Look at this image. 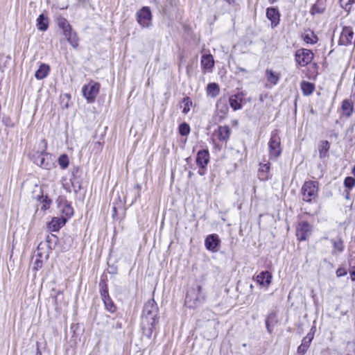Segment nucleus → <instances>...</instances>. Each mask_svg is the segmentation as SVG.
<instances>
[{"label": "nucleus", "instance_id": "45", "mask_svg": "<svg viewBox=\"0 0 355 355\" xmlns=\"http://www.w3.org/2000/svg\"><path fill=\"white\" fill-rule=\"evenodd\" d=\"M101 295L103 297V299H104V297L105 296H108V293H107V287L105 286V289H103L102 291H101Z\"/></svg>", "mask_w": 355, "mask_h": 355}, {"label": "nucleus", "instance_id": "43", "mask_svg": "<svg viewBox=\"0 0 355 355\" xmlns=\"http://www.w3.org/2000/svg\"><path fill=\"white\" fill-rule=\"evenodd\" d=\"M272 319V315H270L268 317V318L266 319V328H267V330L269 333H271L272 332V329L270 327V320Z\"/></svg>", "mask_w": 355, "mask_h": 355}, {"label": "nucleus", "instance_id": "3", "mask_svg": "<svg viewBox=\"0 0 355 355\" xmlns=\"http://www.w3.org/2000/svg\"><path fill=\"white\" fill-rule=\"evenodd\" d=\"M31 159L36 165L46 170L51 169L55 165L53 156L45 150L42 152H33Z\"/></svg>", "mask_w": 355, "mask_h": 355}, {"label": "nucleus", "instance_id": "51", "mask_svg": "<svg viewBox=\"0 0 355 355\" xmlns=\"http://www.w3.org/2000/svg\"><path fill=\"white\" fill-rule=\"evenodd\" d=\"M237 123H238V122H237V121H234L233 122V123H234V125H236V124H237Z\"/></svg>", "mask_w": 355, "mask_h": 355}, {"label": "nucleus", "instance_id": "6", "mask_svg": "<svg viewBox=\"0 0 355 355\" xmlns=\"http://www.w3.org/2000/svg\"><path fill=\"white\" fill-rule=\"evenodd\" d=\"M314 57L312 51L307 49H300L295 51V60L300 67H305L311 62Z\"/></svg>", "mask_w": 355, "mask_h": 355}, {"label": "nucleus", "instance_id": "24", "mask_svg": "<svg viewBox=\"0 0 355 355\" xmlns=\"http://www.w3.org/2000/svg\"><path fill=\"white\" fill-rule=\"evenodd\" d=\"M266 78L267 81L272 85H276L280 78L279 73L274 72L272 69L266 70Z\"/></svg>", "mask_w": 355, "mask_h": 355}, {"label": "nucleus", "instance_id": "12", "mask_svg": "<svg viewBox=\"0 0 355 355\" xmlns=\"http://www.w3.org/2000/svg\"><path fill=\"white\" fill-rule=\"evenodd\" d=\"M219 243L218 236L215 234L209 235L205 241L206 248L211 252H217Z\"/></svg>", "mask_w": 355, "mask_h": 355}, {"label": "nucleus", "instance_id": "25", "mask_svg": "<svg viewBox=\"0 0 355 355\" xmlns=\"http://www.w3.org/2000/svg\"><path fill=\"white\" fill-rule=\"evenodd\" d=\"M325 10V3L324 0H317L316 3L313 5L310 12L311 15L322 14Z\"/></svg>", "mask_w": 355, "mask_h": 355}, {"label": "nucleus", "instance_id": "34", "mask_svg": "<svg viewBox=\"0 0 355 355\" xmlns=\"http://www.w3.org/2000/svg\"><path fill=\"white\" fill-rule=\"evenodd\" d=\"M349 273L352 281L355 282V256L352 257L349 261Z\"/></svg>", "mask_w": 355, "mask_h": 355}, {"label": "nucleus", "instance_id": "31", "mask_svg": "<svg viewBox=\"0 0 355 355\" xmlns=\"http://www.w3.org/2000/svg\"><path fill=\"white\" fill-rule=\"evenodd\" d=\"M331 243L334 249L332 252L333 254L336 252H342L344 250V245L342 239H339L338 240H331Z\"/></svg>", "mask_w": 355, "mask_h": 355}, {"label": "nucleus", "instance_id": "5", "mask_svg": "<svg viewBox=\"0 0 355 355\" xmlns=\"http://www.w3.org/2000/svg\"><path fill=\"white\" fill-rule=\"evenodd\" d=\"M269 157L271 159H276L282 153L280 137L277 131H273L268 142Z\"/></svg>", "mask_w": 355, "mask_h": 355}, {"label": "nucleus", "instance_id": "7", "mask_svg": "<svg viewBox=\"0 0 355 355\" xmlns=\"http://www.w3.org/2000/svg\"><path fill=\"white\" fill-rule=\"evenodd\" d=\"M318 191V184L315 182H304L302 187L303 200L306 202H311L317 196Z\"/></svg>", "mask_w": 355, "mask_h": 355}, {"label": "nucleus", "instance_id": "15", "mask_svg": "<svg viewBox=\"0 0 355 355\" xmlns=\"http://www.w3.org/2000/svg\"><path fill=\"white\" fill-rule=\"evenodd\" d=\"M214 66V60L212 55H202L201 58V67L204 73L211 71Z\"/></svg>", "mask_w": 355, "mask_h": 355}, {"label": "nucleus", "instance_id": "18", "mask_svg": "<svg viewBox=\"0 0 355 355\" xmlns=\"http://www.w3.org/2000/svg\"><path fill=\"white\" fill-rule=\"evenodd\" d=\"M209 161V154L207 150H202L198 153L196 164L200 168H205Z\"/></svg>", "mask_w": 355, "mask_h": 355}, {"label": "nucleus", "instance_id": "22", "mask_svg": "<svg viewBox=\"0 0 355 355\" xmlns=\"http://www.w3.org/2000/svg\"><path fill=\"white\" fill-rule=\"evenodd\" d=\"M36 26L41 31H46L49 28V19L48 17L44 14L39 15L36 20Z\"/></svg>", "mask_w": 355, "mask_h": 355}, {"label": "nucleus", "instance_id": "16", "mask_svg": "<svg viewBox=\"0 0 355 355\" xmlns=\"http://www.w3.org/2000/svg\"><path fill=\"white\" fill-rule=\"evenodd\" d=\"M243 98V94L242 92H239L230 96L229 103L234 110H238L242 108Z\"/></svg>", "mask_w": 355, "mask_h": 355}, {"label": "nucleus", "instance_id": "4", "mask_svg": "<svg viewBox=\"0 0 355 355\" xmlns=\"http://www.w3.org/2000/svg\"><path fill=\"white\" fill-rule=\"evenodd\" d=\"M57 24L60 28L63 31V33L67 41L76 48L78 46V38L75 33L71 32V26L68 21L63 17L57 18Z\"/></svg>", "mask_w": 355, "mask_h": 355}, {"label": "nucleus", "instance_id": "27", "mask_svg": "<svg viewBox=\"0 0 355 355\" xmlns=\"http://www.w3.org/2000/svg\"><path fill=\"white\" fill-rule=\"evenodd\" d=\"M220 92L219 86L216 83H209L207 87V95L214 98L216 97Z\"/></svg>", "mask_w": 355, "mask_h": 355}, {"label": "nucleus", "instance_id": "29", "mask_svg": "<svg viewBox=\"0 0 355 355\" xmlns=\"http://www.w3.org/2000/svg\"><path fill=\"white\" fill-rule=\"evenodd\" d=\"M330 145L327 141H322L319 145V154L321 158L325 157L327 155V152L329 149Z\"/></svg>", "mask_w": 355, "mask_h": 355}, {"label": "nucleus", "instance_id": "52", "mask_svg": "<svg viewBox=\"0 0 355 355\" xmlns=\"http://www.w3.org/2000/svg\"><path fill=\"white\" fill-rule=\"evenodd\" d=\"M240 70H241V71H245V69H241Z\"/></svg>", "mask_w": 355, "mask_h": 355}, {"label": "nucleus", "instance_id": "14", "mask_svg": "<svg viewBox=\"0 0 355 355\" xmlns=\"http://www.w3.org/2000/svg\"><path fill=\"white\" fill-rule=\"evenodd\" d=\"M67 222V218L64 216L53 217L51 220L48 223L47 227L51 232H57L63 227Z\"/></svg>", "mask_w": 355, "mask_h": 355}, {"label": "nucleus", "instance_id": "50", "mask_svg": "<svg viewBox=\"0 0 355 355\" xmlns=\"http://www.w3.org/2000/svg\"><path fill=\"white\" fill-rule=\"evenodd\" d=\"M44 148L46 149L47 144H46V143L44 141Z\"/></svg>", "mask_w": 355, "mask_h": 355}, {"label": "nucleus", "instance_id": "19", "mask_svg": "<svg viewBox=\"0 0 355 355\" xmlns=\"http://www.w3.org/2000/svg\"><path fill=\"white\" fill-rule=\"evenodd\" d=\"M214 135L220 141L227 142L230 136V128L227 125H220Z\"/></svg>", "mask_w": 355, "mask_h": 355}, {"label": "nucleus", "instance_id": "21", "mask_svg": "<svg viewBox=\"0 0 355 355\" xmlns=\"http://www.w3.org/2000/svg\"><path fill=\"white\" fill-rule=\"evenodd\" d=\"M49 66L46 64L42 63L40 64L38 69L35 71V77L37 80H42L49 75Z\"/></svg>", "mask_w": 355, "mask_h": 355}, {"label": "nucleus", "instance_id": "36", "mask_svg": "<svg viewBox=\"0 0 355 355\" xmlns=\"http://www.w3.org/2000/svg\"><path fill=\"white\" fill-rule=\"evenodd\" d=\"M179 132L181 135L186 136L189 134L190 132V127L189 125L186 123H183L180 125L179 126Z\"/></svg>", "mask_w": 355, "mask_h": 355}, {"label": "nucleus", "instance_id": "39", "mask_svg": "<svg viewBox=\"0 0 355 355\" xmlns=\"http://www.w3.org/2000/svg\"><path fill=\"white\" fill-rule=\"evenodd\" d=\"M344 185L348 189H352L355 186V178L352 177H347L344 180Z\"/></svg>", "mask_w": 355, "mask_h": 355}, {"label": "nucleus", "instance_id": "33", "mask_svg": "<svg viewBox=\"0 0 355 355\" xmlns=\"http://www.w3.org/2000/svg\"><path fill=\"white\" fill-rule=\"evenodd\" d=\"M182 103L184 104L182 112L184 114H187L192 106V101L189 97H184L182 100Z\"/></svg>", "mask_w": 355, "mask_h": 355}, {"label": "nucleus", "instance_id": "30", "mask_svg": "<svg viewBox=\"0 0 355 355\" xmlns=\"http://www.w3.org/2000/svg\"><path fill=\"white\" fill-rule=\"evenodd\" d=\"M342 110L343 114L349 117L353 111V105L349 101L345 100L342 103Z\"/></svg>", "mask_w": 355, "mask_h": 355}, {"label": "nucleus", "instance_id": "8", "mask_svg": "<svg viewBox=\"0 0 355 355\" xmlns=\"http://www.w3.org/2000/svg\"><path fill=\"white\" fill-rule=\"evenodd\" d=\"M138 24L143 28H148L152 24V13L148 6H144L136 14Z\"/></svg>", "mask_w": 355, "mask_h": 355}, {"label": "nucleus", "instance_id": "55", "mask_svg": "<svg viewBox=\"0 0 355 355\" xmlns=\"http://www.w3.org/2000/svg\"><path fill=\"white\" fill-rule=\"evenodd\" d=\"M37 354H38V355H41L40 352H37Z\"/></svg>", "mask_w": 355, "mask_h": 355}, {"label": "nucleus", "instance_id": "53", "mask_svg": "<svg viewBox=\"0 0 355 355\" xmlns=\"http://www.w3.org/2000/svg\"><path fill=\"white\" fill-rule=\"evenodd\" d=\"M191 175H192V173L189 172V176H191Z\"/></svg>", "mask_w": 355, "mask_h": 355}, {"label": "nucleus", "instance_id": "40", "mask_svg": "<svg viewBox=\"0 0 355 355\" xmlns=\"http://www.w3.org/2000/svg\"><path fill=\"white\" fill-rule=\"evenodd\" d=\"M51 200L46 198L41 202V209L46 210L50 207Z\"/></svg>", "mask_w": 355, "mask_h": 355}, {"label": "nucleus", "instance_id": "42", "mask_svg": "<svg viewBox=\"0 0 355 355\" xmlns=\"http://www.w3.org/2000/svg\"><path fill=\"white\" fill-rule=\"evenodd\" d=\"M336 274L337 277H340L345 275L347 274V272L344 268H339L338 269H337Z\"/></svg>", "mask_w": 355, "mask_h": 355}, {"label": "nucleus", "instance_id": "13", "mask_svg": "<svg viewBox=\"0 0 355 355\" xmlns=\"http://www.w3.org/2000/svg\"><path fill=\"white\" fill-rule=\"evenodd\" d=\"M266 17L271 21L272 28L276 27L280 21V14L275 8H268L266 10Z\"/></svg>", "mask_w": 355, "mask_h": 355}, {"label": "nucleus", "instance_id": "32", "mask_svg": "<svg viewBox=\"0 0 355 355\" xmlns=\"http://www.w3.org/2000/svg\"><path fill=\"white\" fill-rule=\"evenodd\" d=\"M103 300L104 301L106 309L111 313H114L116 310V307L112 300L110 299L109 296H105L104 299Z\"/></svg>", "mask_w": 355, "mask_h": 355}, {"label": "nucleus", "instance_id": "28", "mask_svg": "<svg viewBox=\"0 0 355 355\" xmlns=\"http://www.w3.org/2000/svg\"><path fill=\"white\" fill-rule=\"evenodd\" d=\"M303 40L307 44H314L317 43L318 37L312 31H307L303 35Z\"/></svg>", "mask_w": 355, "mask_h": 355}, {"label": "nucleus", "instance_id": "9", "mask_svg": "<svg viewBox=\"0 0 355 355\" xmlns=\"http://www.w3.org/2000/svg\"><path fill=\"white\" fill-rule=\"evenodd\" d=\"M100 85L97 83L90 82L88 85H84L82 88L83 96L88 103L94 102L99 92Z\"/></svg>", "mask_w": 355, "mask_h": 355}, {"label": "nucleus", "instance_id": "54", "mask_svg": "<svg viewBox=\"0 0 355 355\" xmlns=\"http://www.w3.org/2000/svg\"><path fill=\"white\" fill-rule=\"evenodd\" d=\"M219 106H220V103H218V104H217V107H218V108L219 107Z\"/></svg>", "mask_w": 355, "mask_h": 355}, {"label": "nucleus", "instance_id": "10", "mask_svg": "<svg viewBox=\"0 0 355 355\" xmlns=\"http://www.w3.org/2000/svg\"><path fill=\"white\" fill-rule=\"evenodd\" d=\"M312 231L311 225L306 222H300L296 227V236L300 241H305L310 235Z\"/></svg>", "mask_w": 355, "mask_h": 355}, {"label": "nucleus", "instance_id": "49", "mask_svg": "<svg viewBox=\"0 0 355 355\" xmlns=\"http://www.w3.org/2000/svg\"><path fill=\"white\" fill-rule=\"evenodd\" d=\"M352 173L355 175V164H354V166L352 169Z\"/></svg>", "mask_w": 355, "mask_h": 355}, {"label": "nucleus", "instance_id": "2", "mask_svg": "<svg viewBox=\"0 0 355 355\" xmlns=\"http://www.w3.org/2000/svg\"><path fill=\"white\" fill-rule=\"evenodd\" d=\"M205 297L202 286L198 285L196 288H193L188 291L185 298V304L189 308H196L205 302Z\"/></svg>", "mask_w": 355, "mask_h": 355}, {"label": "nucleus", "instance_id": "23", "mask_svg": "<svg viewBox=\"0 0 355 355\" xmlns=\"http://www.w3.org/2000/svg\"><path fill=\"white\" fill-rule=\"evenodd\" d=\"M300 88L304 96H310L315 91V85L308 81L302 80L300 83Z\"/></svg>", "mask_w": 355, "mask_h": 355}, {"label": "nucleus", "instance_id": "46", "mask_svg": "<svg viewBox=\"0 0 355 355\" xmlns=\"http://www.w3.org/2000/svg\"><path fill=\"white\" fill-rule=\"evenodd\" d=\"M198 173L200 175H203L205 173V168H200Z\"/></svg>", "mask_w": 355, "mask_h": 355}, {"label": "nucleus", "instance_id": "44", "mask_svg": "<svg viewBox=\"0 0 355 355\" xmlns=\"http://www.w3.org/2000/svg\"><path fill=\"white\" fill-rule=\"evenodd\" d=\"M35 268H38V267H39V268H41V267H42V262L40 260L37 259V260L35 261Z\"/></svg>", "mask_w": 355, "mask_h": 355}, {"label": "nucleus", "instance_id": "11", "mask_svg": "<svg viewBox=\"0 0 355 355\" xmlns=\"http://www.w3.org/2000/svg\"><path fill=\"white\" fill-rule=\"evenodd\" d=\"M354 37V32L351 27L345 26L341 32L338 44L340 45L347 46L352 43Z\"/></svg>", "mask_w": 355, "mask_h": 355}, {"label": "nucleus", "instance_id": "38", "mask_svg": "<svg viewBox=\"0 0 355 355\" xmlns=\"http://www.w3.org/2000/svg\"><path fill=\"white\" fill-rule=\"evenodd\" d=\"M313 338V334L309 333L302 340V345H304L309 349L310 344Z\"/></svg>", "mask_w": 355, "mask_h": 355}, {"label": "nucleus", "instance_id": "41", "mask_svg": "<svg viewBox=\"0 0 355 355\" xmlns=\"http://www.w3.org/2000/svg\"><path fill=\"white\" fill-rule=\"evenodd\" d=\"M308 348L304 346V345H300L297 348V354L299 355H304V354L306 352Z\"/></svg>", "mask_w": 355, "mask_h": 355}, {"label": "nucleus", "instance_id": "26", "mask_svg": "<svg viewBox=\"0 0 355 355\" xmlns=\"http://www.w3.org/2000/svg\"><path fill=\"white\" fill-rule=\"evenodd\" d=\"M61 212L62 214V216L67 219L73 214V209L69 204L64 202L61 205Z\"/></svg>", "mask_w": 355, "mask_h": 355}, {"label": "nucleus", "instance_id": "37", "mask_svg": "<svg viewBox=\"0 0 355 355\" xmlns=\"http://www.w3.org/2000/svg\"><path fill=\"white\" fill-rule=\"evenodd\" d=\"M58 163L62 168H66L69 166V159L66 155H62L58 159Z\"/></svg>", "mask_w": 355, "mask_h": 355}, {"label": "nucleus", "instance_id": "35", "mask_svg": "<svg viewBox=\"0 0 355 355\" xmlns=\"http://www.w3.org/2000/svg\"><path fill=\"white\" fill-rule=\"evenodd\" d=\"M355 0H340V6L346 10L349 11Z\"/></svg>", "mask_w": 355, "mask_h": 355}, {"label": "nucleus", "instance_id": "47", "mask_svg": "<svg viewBox=\"0 0 355 355\" xmlns=\"http://www.w3.org/2000/svg\"><path fill=\"white\" fill-rule=\"evenodd\" d=\"M227 110H228V107H227V105H225L223 106V108L222 110H220V111L223 112L224 114H225L227 112Z\"/></svg>", "mask_w": 355, "mask_h": 355}, {"label": "nucleus", "instance_id": "17", "mask_svg": "<svg viewBox=\"0 0 355 355\" xmlns=\"http://www.w3.org/2000/svg\"><path fill=\"white\" fill-rule=\"evenodd\" d=\"M272 275L268 271H262L256 277L257 282L264 287H268L271 283Z\"/></svg>", "mask_w": 355, "mask_h": 355}, {"label": "nucleus", "instance_id": "20", "mask_svg": "<svg viewBox=\"0 0 355 355\" xmlns=\"http://www.w3.org/2000/svg\"><path fill=\"white\" fill-rule=\"evenodd\" d=\"M259 180L266 181L270 178V163L261 164L258 171Z\"/></svg>", "mask_w": 355, "mask_h": 355}, {"label": "nucleus", "instance_id": "1", "mask_svg": "<svg viewBox=\"0 0 355 355\" xmlns=\"http://www.w3.org/2000/svg\"><path fill=\"white\" fill-rule=\"evenodd\" d=\"M158 307L156 302L153 300H148L144 305L141 326L143 333L145 336L150 338L158 323Z\"/></svg>", "mask_w": 355, "mask_h": 355}, {"label": "nucleus", "instance_id": "48", "mask_svg": "<svg viewBox=\"0 0 355 355\" xmlns=\"http://www.w3.org/2000/svg\"><path fill=\"white\" fill-rule=\"evenodd\" d=\"M349 192H347L346 196H345V198L346 199H349Z\"/></svg>", "mask_w": 355, "mask_h": 355}]
</instances>
